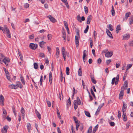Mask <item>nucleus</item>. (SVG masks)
I'll use <instances>...</instances> for the list:
<instances>
[{"label":"nucleus","instance_id":"f257e3e1","mask_svg":"<svg viewBox=\"0 0 133 133\" xmlns=\"http://www.w3.org/2000/svg\"><path fill=\"white\" fill-rule=\"evenodd\" d=\"M9 87L11 89H17L18 87H19L20 88H21L22 87V84H15L10 85Z\"/></svg>","mask_w":133,"mask_h":133},{"label":"nucleus","instance_id":"f03ea898","mask_svg":"<svg viewBox=\"0 0 133 133\" xmlns=\"http://www.w3.org/2000/svg\"><path fill=\"white\" fill-rule=\"evenodd\" d=\"M2 61L3 63L4 62L6 66H7L8 65V63L10 62V60L9 58L5 57Z\"/></svg>","mask_w":133,"mask_h":133},{"label":"nucleus","instance_id":"7ed1b4c3","mask_svg":"<svg viewBox=\"0 0 133 133\" xmlns=\"http://www.w3.org/2000/svg\"><path fill=\"white\" fill-rule=\"evenodd\" d=\"M119 75H117L116 77L114 78L112 80L111 83H118L119 81Z\"/></svg>","mask_w":133,"mask_h":133},{"label":"nucleus","instance_id":"20e7f679","mask_svg":"<svg viewBox=\"0 0 133 133\" xmlns=\"http://www.w3.org/2000/svg\"><path fill=\"white\" fill-rule=\"evenodd\" d=\"M4 28L5 29V32H6V36L8 38L11 37L10 33L8 28L5 26H4Z\"/></svg>","mask_w":133,"mask_h":133},{"label":"nucleus","instance_id":"39448f33","mask_svg":"<svg viewBox=\"0 0 133 133\" xmlns=\"http://www.w3.org/2000/svg\"><path fill=\"white\" fill-rule=\"evenodd\" d=\"M30 48L33 50H35L37 48L38 45L37 44H35L33 43H31L29 45Z\"/></svg>","mask_w":133,"mask_h":133},{"label":"nucleus","instance_id":"423d86ee","mask_svg":"<svg viewBox=\"0 0 133 133\" xmlns=\"http://www.w3.org/2000/svg\"><path fill=\"white\" fill-rule=\"evenodd\" d=\"M4 97L2 95H1L0 96V104L3 106L4 105Z\"/></svg>","mask_w":133,"mask_h":133},{"label":"nucleus","instance_id":"0eeeda50","mask_svg":"<svg viewBox=\"0 0 133 133\" xmlns=\"http://www.w3.org/2000/svg\"><path fill=\"white\" fill-rule=\"evenodd\" d=\"M113 54V52L112 51L108 52L105 53V56L106 57H110L112 56Z\"/></svg>","mask_w":133,"mask_h":133},{"label":"nucleus","instance_id":"6e6552de","mask_svg":"<svg viewBox=\"0 0 133 133\" xmlns=\"http://www.w3.org/2000/svg\"><path fill=\"white\" fill-rule=\"evenodd\" d=\"M127 106L124 102L123 103V107L122 108V111L123 112H125L126 110Z\"/></svg>","mask_w":133,"mask_h":133},{"label":"nucleus","instance_id":"1a4fd4ad","mask_svg":"<svg viewBox=\"0 0 133 133\" xmlns=\"http://www.w3.org/2000/svg\"><path fill=\"white\" fill-rule=\"evenodd\" d=\"M130 37V35L129 34H125L123 36V39L124 40H127Z\"/></svg>","mask_w":133,"mask_h":133},{"label":"nucleus","instance_id":"9d476101","mask_svg":"<svg viewBox=\"0 0 133 133\" xmlns=\"http://www.w3.org/2000/svg\"><path fill=\"white\" fill-rule=\"evenodd\" d=\"M47 17L50 20V21L53 23L55 22H56V19L51 15H49Z\"/></svg>","mask_w":133,"mask_h":133},{"label":"nucleus","instance_id":"9b49d317","mask_svg":"<svg viewBox=\"0 0 133 133\" xmlns=\"http://www.w3.org/2000/svg\"><path fill=\"white\" fill-rule=\"evenodd\" d=\"M8 126H6L3 127L1 130L2 133H6L7 132V130L8 129Z\"/></svg>","mask_w":133,"mask_h":133},{"label":"nucleus","instance_id":"f8f14e48","mask_svg":"<svg viewBox=\"0 0 133 133\" xmlns=\"http://www.w3.org/2000/svg\"><path fill=\"white\" fill-rule=\"evenodd\" d=\"M131 14V13L130 12H128L126 13L125 16V18L123 19V21H126L127 19L128 18L129 16Z\"/></svg>","mask_w":133,"mask_h":133},{"label":"nucleus","instance_id":"ddd939ff","mask_svg":"<svg viewBox=\"0 0 133 133\" xmlns=\"http://www.w3.org/2000/svg\"><path fill=\"white\" fill-rule=\"evenodd\" d=\"M106 32L108 36L111 38H112L113 37L110 32L109 30L106 29Z\"/></svg>","mask_w":133,"mask_h":133},{"label":"nucleus","instance_id":"4468645a","mask_svg":"<svg viewBox=\"0 0 133 133\" xmlns=\"http://www.w3.org/2000/svg\"><path fill=\"white\" fill-rule=\"evenodd\" d=\"M2 54L0 53V63L1 64H3V59L5 57Z\"/></svg>","mask_w":133,"mask_h":133},{"label":"nucleus","instance_id":"2eb2a0df","mask_svg":"<svg viewBox=\"0 0 133 133\" xmlns=\"http://www.w3.org/2000/svg\"><path fill=\"white\" fill-rule=\"evenodd\" d=\"M121 30V28L120 25H118L117 26L116 29V32L117 33H118L119 31Z\"/></svg>","mask_w":133,"mask_h":133},{"label":"nucleus","instance_id":"dca6fc26","mask_svg":"<svg viewBox=\"0 0 133 133\" xmlns=\"http://www.w3.org/2000/svg\"><path fill=\"white\" fill-rule=\"evenodd\" d=\"M122 117L123 118V121H126L127 119V118L126 115V114L125 112H123Z\"/></svg>","mask_w":133,"mask_h":133},{"label":"nucleus","instance_id":"f3484780","mask_svg":"<svg viewBox=\"0 0 133 133\" xmlns=\"http://www.w3.org/2000/svg\"><path fill=\"white\" fill-rule=\"evenodd\" d=\"M91 15H90L88 17L87 23L88 24H90V22L91 21Z\"/></svg>","mask_w":133,"mask_h":133},{"label":"nucleus","instance_id":"a211bd4d","mask_svg":"<svg viewBox=\"0 0 133 133\" xmlns=\"http://www.w3.org/2000/svg\"><path fill=\"white\" fill-rule=\"evenodd\" d=\"M49 81L50 83L52 82V73L50 72L49 73Z\"/></svg>","mask_w":133,"mask_h":133},{"label":"nucleus","instance_id":"6ab92c4d","mask_svg":"<svg viewBox=\"0 0 133 133\" xmlns=\"http://www.w3.org/2000/svg\"><path fill=\"white\" fill-rule=\"evenodd\" d=\"M35 112L37 115V117L39 118V119H41V115L39 114V112L36 109L35 111Z\"/></svg>","mask_w":133,"mask_h":133},{"label":"nucleus","instance_id":"aec40b11","mask_svg":"<svg viewBox=\"0 0 133 133\" xmlns=\"http://www.w3.org/2000/svg\"><path fill=\"white\" fill-rule=\"evenodd\" d=\"M124 95V91L123 90H121L120 93L119 94V99H121L122 98H121V97H122Z\"/></svg>","mask_w":133,"mask_h":133},{"label":"nucleus","instance_id":"412c9836","mask_svg":"<svg viewBox=\"0 0 133 133\" xmlns=\"http://www.w3.org/2000/svg\"><path fill=\"white\" fill-rule=\"evenodd\" d=\"M128 86V85L127 84H124V85L121 88V90H123L124 91V90L127 89Z\"/></svg>","mask_w":133,"mask_h":133},{"label":"nucleus","instance_id":"4be33fe9","mask_svg":"<svg viewBox=\"0 0 133 133\" xmlns=\"http://www.w3.org/2000/svg\"><path fill=\"white\" fill-rule=\"evenodd\" d=\"M27 128L29 132H30V131L31 125L30 123H28L27 125Z\"/></svg>","mask_w":133,"mask_h":133},{"label":"nucleus","instance_id":"5701e85b","mask_svg":"<svg viewBox=\"0 0 133 133\" xmlns=\"http://www.w3.org/2000/svg\"><path fill=\"white\" fill-rule=\"evenodd\" d=\"M21 112L22 115V116H23V118L24 116L25 110L23 107H22L21 108Z\"/></svg>","mask_w":133,"mask_h":133},{"label":"nucleus","instance_id":"b1692460","mask_svg":"<svg viewBox=\"0 0 133 133\" xmlns=\"http://www.w3.org/2000/svg\"><path fill=\"white\" fill-rule=\"evenodd\" d=\"M129 24L130 25L132 24L133 23V15L131 16L129 19Z\"/></svg>","mask_w":133,"mask_h":133},{"label":"nucleus","instance_id":"393cba45","mask_svg":"<svg viewBox=\"0 0 133 133\" xmlns=\"http://www.w3.org/2000/svg\"><path fill=\"white\" fill-rule=\"evenodd\" d=\"M46 42L44 41L40 42L39 43V46L41 48H43V45L45 44Z\"/></svg>","mask_w":133,"mask_h":133},{"label":"nucleus","instance_id":"a878e982","mask_svg":"<svg viewBox=\"0 0 133 133\" xmlns=\"http://www.w3.org/2000/svg\"><path fill=\"white\" fill-rule=\"evenodd\" d=\"M82 72L81 68H80L78 70V74L79 76H81L82 75Z\"/></svg>","mask_w":133,"mask_h":133},{"label":"nucleus","instance_id":"bb28decb","mask_svg":"<svg viewBox=\"0 0 133 133\" xmlns=\"http://www.w3.org/2000/svg\"><path fill=\"white\" fill-rule=\"evenodd\" d=\"M84 112L85 115L89 117H91V115L89 112L86 111H85Z\"/></svg>","mask_w":133,"mask_h":133},{"label":"nucleus","instance_id":"cd10ccee","mask_svg":"<svg viewBox=\"0 0 133 133\" xmlns=\"http://www.w3.org/2000/svg\"><path fill=\"white\" fill-rule=\"evenodd\" d=\"M2 110L3 111V114L4 115H3V116L5 117L7 114L6 111L4 108Z\"/></svg>","mask_w":133,"mask_h":133},{"label":"nucleus","instance_id":"c85d7f7f","mask_svg":"<svg viewBox=\"0 0 133 133\" xmlns=\"http://www.w3.org/2000/svg\"><path fill=\"white\" fill-rule=\"evenodd\" d=\"M67 104L68 106H70L71 104V101L70 98H69L67 101Z\"/></svg>","mask_w":133,"mask_h":133},{"label":"nucleus","instance_id":"c756f323","mask_svg":"<svg viewBox=\"0 0 133 133\" xmlns=\"http://www.w3.org/2000/svg\"><path fill=\"white\" fill-rule=\"evenodd\" d=\"M75 42L76 47L78 48L79 45V40H75Z\"/></svg>","mask_w":133,"mask_h":133},{"label":"nucleus","instance_id":"7c9ffc66","mask_svg":"<svg viewBox=\"0 0 133 133\" xmlns=\"http://www.w3.org/2000/svg\"><path fill=\"white\" fill-rule=\"evenodd\" d=\"M89 28V26L88 25H87L84 31V33L86 34L87 33L88 31Z\"/></svg>","mask_w":133,"mask_h":133},{"label":"nucleus","instance_id":"2f4dec72","mask_svg":"<svg viewBox=\"0 0 133 133\" xmlns=\"http://www.w3.org/2000/svg\"><path fill=\"white\" fill-rule=\"evenodd\" d=\"M77 100L78 102V104L81 105V102L78 97H77Z\"/></svg>","mask_w":133,"mask_h":133},{"label":"nucleus","instance_id":"473e14b6","mask_svg":"<svg viewBox=\"0 0 133 133\" xmlns=\"http://www.w3.org/2000/svg\"><path fill=\"white\" fill-rule=\"evenodd\" d=\"M84 9L85 14H87L88 12V7L86 6H85L84 7Z\"/></svg>","mask_w":133,"mask_h":133},{"label":"nucleus","instance_id":"72a5a7b5","mask_svg":"<svg viewBox=\"0 0 133 133\" xmlns=\"http://www.w3.org/2000/svg\"><path fill=\"white\" fill-rule=\"evenodd\" d=\"M70 70L69 68V67H67L66 68V74L67 75H69V72Z\"/></svg>","mask_w":133,"mask_h":133},{"label":"nucleus","instance_id":"f704fd0d","mask_svg":"<svg viewBox=\"0 0 133 133\" xmlns=\"http://www.w3.org/2000/svg\"><path fill=\"white\" fill-rule=\"evenodd\" d=\"M34 68L36 69L38 68V64L36 63H34Z\"/></svg>","mask_w":133,"mask_h":133},{"label":"nucleus","instance_id":"c9c22d12","mask_svg":"<svg viewBox=\"0 0 133 133\" xmlns=\"http://www.w3.org/2000/svg\"><path fill=\"white\" fill-rule=\"evenodd\" d=\"M5 29L4 28H4L2 27H1L0 26V30H2L3 32L4 33H5Z\"/></svg>","mask_w":133,"mask_h":133},{"label":"nucleus","instance_id":"e433bc0d","mask_svg":"<svg viewBox=\"0 0 133 133\" xmlns=\"http://www.w3.org/2000/svg\"><path fill=\"white\" fill-rule=\"evenodd\" d=\"M92 130V126H90L89 128L88 131H87V132H90L91 133Z\"/></svg>","mask_w":133,"mask_h":133},{"label":"nucleus","instance_id":"4c0bfd02","mask_svg":"<svg viewBox=\"0 0 133 133\" xmlns=\"http://www.w3.org/2000/svg\"><path fill=\"white\" fill-rule=\"evenodd\" d=\"M109 30L111 31H112L114 30L112 28V26L111 24L109 25Z\"/></svg>","mask_w":133,"mask_h":133},{"label":"nucleus","instance_id":"58836bf2","mask_svg":"<svg viewBox=\"0 0 133 133\" xmlns=\"http://www.w3.org/2000/svg\"><path fill=\"white\" fill-rule=\"evenodd\" d=\"M77 20L79 21L80 23L82 22V21L80 19V16L79 15H77Z\"/></svg>","mask_w":133,"mask_h":133},{"label":"nucleus","instance_id":"ea45409f","mask_svg":"<svg viewBox=\"0 0 133 133\" xmlns=\"http://www.w3.org/2000/svg\"><path fill=\"white\" fill-rule=\"evenodd\" d=\"M109 123L111 126L114 127L115 125V123L113 122H109Z\"/></svg>","mask_w":133,"mask_h":133},{"label":"nucleus","instance_id":"a19ab883","mask_svg":"<svg viewBox=\"0 0 133 133\" xmlns=\"http://www.w3.org/2000/svg\"><path fill=\"white\" fill-rule=\"evenodd\" d=\"M24 7L25 8H28L29 7V4L28 3H26L24 4Z\"/></svg>","mask_w":133,"mask_h":133},{"label":"nucleus","instance_id":"79ce46f5","mask_svg":"<svg viewBox=\"0 0 133 133\" xmlns=\"http://www.w3.org/2000/svg\"><path fill=\"white\" fill-rule=\"evenodd\" d=\"M79 127V123L77 124L76 125V130L77 131L78 130V128Z\"/></svg>","mask_w":133,"mask_h":133},{"label":"nucleus","instance_id":"37998d69","mask_svg":"<svg viewBox=\"0 0 133 133\" xmlns=\"http://www.w3.org/2000/svg\"><path fill=\"white\" fill-rule=\"evenodd\" d=\"M98 125H96L94 128L93 130L94 131H96L97 129L98 128Z\"/></svg>","mask_w":133,"mask_h":133},{"label":"nucleus","instance_id":"c03bdc74","mask_svg":"<svg viewBox=\"0 0 133 133\" xmlns=\"http://www.w3.org/2000/svg\"><path fill=\"white\" fill-rule=\"evenodd\" d=\"M93 34L94 35V38L95 39H96V37L97 33L96 31H95L94 32Z\"/></svg>","mask_w":133,"mask_h":133},{"label":"nucleus","instance_id":"a18cd8bd","mask_svg":"<svg viewBox=\"0 0 133 133\" xmlns=\"http://www.w3.org/2000/svg\"><path fill=\"white\" fill-rule=\"evenodd\" d=\"M90 47L91 48H92L93 45V41L91 39L90 40Z\"/></svg>","mask_w":133,"mask_h":133},{"label":"nucleus","instance_id":"49530a36","mask_svg":"<svg viewBox=\"0 0 133 133\" xmlns=\"http://www.w3.org/2000/svg\"><path fill=\"white\" fill-rule=\"evenodd\" d=\"M39 56L42 57H45V55L43 53H41L39 54Z\"/></svg>","mask_w":133,"mask_h":133},{"label":"nucleus","instance_id":"de8ad7c7","mask_svg":"<svg viewBox=\"0 0 133 133\" xmlns=\"http://www.w3.org/2000/svg\"><path fill=\"white\" fill-rule=\"evenodd\" d=\"M12 110L14 113V115L16 117V113L15 112L16 110L15 108L14 107H13L12 108Z\"/></svg>","mask_w":133,"mask_h":133},{"label":"nucleus","instance_id":"09e8293b","mask_svg":"<svg viewBox=\"0 0 133 133\" xmlns=\"http://www.w3.org/2000/svg\"><path fill=\"white\" fill-rule=\"evenodd\" d=\"M85 51H86L85 50L84 51V52H83V60H84V59L85 58V56H86L85 54Z\"/></svg>","mask_w":133,"mask_h":133},{"label":"nucleus","instance_id":"8fccbe9b","mask_svg":"<svg viewBox=\"0 0 133 133\" xmlns=\"http://www.w3.org/2000/svg\"><path fill=\"white\" fill-rule=\"evenodd\" d=\"M77 92V90H75V87H74L73 88V94H75V93H76Z\"/></svg>","mask_w":133,"mask_h":133},{"label":"nucleus","instance_id":"3c124183","mask_svg":"<svg viewBox=\"0 0 133 133\" xmlns=\"http://www.w3.org/2000/svg\"><path fill=\"white\" fill-rule=\"evenodd\" d=\"M22 83H25L23 78L22 76L20 77Z\"/></svg>","mask_w":133,"mask_h":133},{"label":"nucleus","instance_id":"603ef678","mask_svg":"<svg viewBox=\"0 0 133 133\" xmlns=\"http://www.w3.org/2000/svg\"><path fill=\"white\" fill-rule=\"evenodd\" d=\"M91 79L92 82L93 83H96V81L95 80L94 77L92 78H91Z\"/></svg>","mask_w":133,"mask_h":133},{"label":"nucleus","instance_id":"864d4df0","mask_svg":"<svg viewBox=\"0 0 133 133\" xmlns=\"http://www.w3.org/2000/svg\"><path fill=\"white\" fill-rule=\"evenodd\" d=\"M52 35L51 34H49L48 35V40L50 39L52 37Z\"/></svg>","mask_w":133,"mask_h":133},{"label":"nucleus","instance_id":"5fc2aeb1","mask_svg":"<svg viewBox=\"0 0 133 133\" xmlns=\"http://www.w3.org/2000/svg\"><path fill=\"white\" fill-rule=\"evenodd\" d=\"M111 62V60L110 59L107 60L106 61L107 64V65L109 64Z\"/></svg>","mask_w":133,"mask_h":133},{"label":"nucleus","instance_id":"6e6d98bb","mask_svg":"<svg viewBox=\"0 0 133 133\" xmlns=\"http://www.w3.org/2000/svg\"><path fill=\"white\" fill-rule=\"evenodd\" d=\"M47 104L49 107H50L51 106V103L49 101H46Z\"/></svg>","mask_w":133,"mask_h":133},{"label":"nucleus","instance_id":"4d7b16f0","mask_svg":"<svg viewBox=\"0 0 133 133\" xmlns=\"http://www.w3.org/2000/svg\"><path fill=\"white\" fill-rule=\"evenodd\" d=\"M91 94L94 97V98H95V94H94V92L91 89Z\"/></svg>","mask_w":133,"mask_h":133},{"label":"nucleus","instance_id":"13d9d810","mask_svg":"<svg viewBox=\"0 0 133 133\" xmlns=\"http://www.w3.org/2000/svg\"><path fill=\"white\" fill-rule=\"evenodd\" d=\"M132 65V64H129L127 65V67L129 69L130 68H131Z\"/></svg>","mask_w":133,"mask_h":133},{"label":"nucleus","instance_id":"bf43d9fd","mask_svg":"<svg viewBox=\"0 0 133 133\" xmlns=\"http://www.w3.org/2000/svg\"><path fill=\"white\" fill-rule=\"evenodd\" d=\"M118 117L119 119L121 117V113L119 111H118Z\"/></svg>","mask_w":133,"mask_h":133},{"label":"nucleus","instance_id":"052dcab7","mask_svg":"<svg viewBox=\"0 0 133 133\" xmlns=\"http://www.w3.org/2000/svg\"><path fill=\"white\" fill-rule=\"evenodd\" d=\"M90 76L91 78H92L94 77V74L92 73H90Z\"/></svg>","mask_w":133,"mask_h":133},{"label":"nucleus","instance_id":"680f3d73","mask_svg":"<svg viewBox=\"0 0 133 133\" xmlns=\"http://www.w3.org/2000/svg\"><path fill=\"white\" fill-rule=\"evenodd\" d=\"M76 35H77V36H79V30L78 29H77L76 30Z\"/></svg>","mask_w":133,"mask_h":133},{"label":"nucleus","instance_id":"e2e57ef3","mask_svg":"<svg viewBox=\"0 0 133 133\" xmlns=\"http://www.w3.org/2000/svg\"><path fill=\"white\" fill-rule=\"evenodd\" d=\"M34 38V35L32 34L29 37V38L30 39H32Z\"/></svg>","mask_w":133,"mask_h":133},{"label":"nucleus","instance_id":"0e129e2a","mask_svg":"<svg viewBox=\"0 0 133 133\" xmlns=\"http://www.w3.org/2000/svg\"><path fill=\"white\" fill-rule=\"evenodd\" d=\"M130 125V123H129V122H127L126 124V129L128 128Z\"/></svg>","mask_w":133,"mask_h":133},{"label":"nucleus","instance_id":"69168bd1","mask_svg":"<svg viewBox=\"0 0 133 133\" xmlns=\"http://www.w3.org/2000/svg\"><path fill=\"white\" fill-rule=\"evenodd\" d=\"M4 71L5 72L6 74H8L9 73V72H8V71L6 70V69L5 68H4Z\"/></svg>","mask_w":133,"mask_h":133},{"label":"nucleus","instance_id":"338daca9","mask_svg":"<svg viewBox=\"0 0 133 133\" xmlns=\"http://www.w3.org/2000/svg\"><path fill=\"white\" fill-rule=\"evenodd\" d=\"M102 61L101 59V58H99L97 61V63L99 64H100Z\"/></svg>","mask_w":133,"mask_h":133},{"label":"nucleus","instance_id":"774afa93","mask_svg":"<svg viewBox=\"0 0 133 133\" xmlns=\"http://www.w3.org/2000/svg\"><path fill=\"white\" fill-rule=\"evenodd\" d=\"M6 119H7L8 121H10L11 120V118L9 117L8 116L6 117Z\"/></svg>","mask_w":133,"mask_h":133}]
</instances>
